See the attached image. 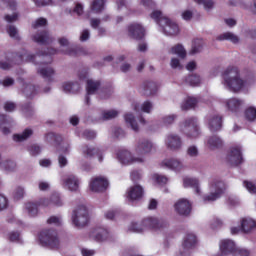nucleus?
I'll list each match as a JSON object with an SVG mask.
<instances>
[{
    "mask_svg": "<svg viewBox=\"0 0 256 256\" xmlns=\"http://www.w3.org/2000/svg\"><path fill=\"white\" fill-rule=\"evenodd\" d=\"M223 85L225 89L231 91L232 93H241L243 89L249 85V79L241 78L239 74V68L234 66H229L223 72Z\"/></svg>",
    "mask_w": 256,
    "mask_h": 256,
    "instance_id": "f257e3e1",
    "label": "nucleus"
},
{
    "mask_svg": "<svg viewBox=\"0 0 256 256\" xmlns=\"http://www.w3.org/2000/svg\"><path fill=\"white\" fill-rule=\"evenodd\" d=\"M167 227H169V223H167L166 220L148 217L143 219L140 224L133 222L128 227V231H130V233H143L144 229H154L155 231H160V229H165Z\"/></svg>",
    "mask_w": 256,
    "mask_h": 256,
    "instance_id": "f03ea898",
    "label": "nucleus"
},
{
    "mask_svg": "<svg viewBox=\"0 0 256 256\" xmlns=\"http://www.w3.org/2000/svg\"><path fill=\"white\" fill-rule=\"evenodd\" d=\"M151 18L158 23L164 35H167L168 37H175L176 35H179V25H177V23L173 22L171 19L163 16L161 11H154L151 14Z\"/></svg>",
    "mask_w": 256,
    "mask_h": 256,
    "instance_id": "7ed1b4c3",
    "label": "nucleus"
},
{
    "mask_svg": "<svg viewBox=\"0 0 256 256\" xmlns=\"http://www.w3.org/2000/svg\"><path fill=\"white\" fill-rule=\"evenodd\" d=\"M38 241L42 247L49 249H59V245H61V240L55 230H43L38 236Z\"/></svg>",
    "mask_w": 256,
    "mask_h": 256,
    "instance_id": "20e7f679",
    "label": "nucleus"
},
{
    "mask_svg": "<svg viewBox=\"0 0 256 256\" xmlns=\"http://www.w3.org/2000/svg\"><path fill=\"white\" fill-rule=\"evenodd\" d=\"M180 132L183 133V135H186L188 139H197V137L201 135L197 118L190 117L185 119L180 124Z\"/></svg>",
    "mask_w": 256,
    "mask_h": 256,
    "instance_id": "39448f33",
    "label": "nucleus"
},
{
    "mask_svg": "<svg viewBox=\"0 0 256 256\" xmlns=\"http://www.w3.org/2000/svg\"><path fill=\"white\" fill-rule=\"evenodd\" d=\"M227 186L221 180H212L210 182V193L203 196L204 203L217 201L225 193Z\"/></svg>",
    "mask_w": 256,
    "mask_h": 256,
    "instance_id": "423d86ee",
    "label": "nucleus"
},
{
    "mask_svg": "<svg viewBox=\"0 0 256 256\" xmlns=\"http://www.w3.org/2000/svg\"><path fill=\"white\" fill-rule=\"evenodd\" d=\"M57 53V50L51 48L48 49L46 53L38 52L36 55L28 54L26 56V61H29L30 63H35V65H47V63H51L53 59L51 58V55H55Z\"/></svg>",
    "mask_w": 256,
    "mask_h": 256,
    "instance_id": "0eeeda50",
    "label": "nucleus"
},
{
    "mask_svg": "<svg viewBox=\"0 0 256 256\" xmlns=\"http://www.w3.org/2000/svg\"><path fill=\"white\" fill-rule=\"evenodd\" d=\"M72 221L75 227H85L87 223H89V211H87V207L79 206L74 210L72 214Z\"/></svg>",
    "mask_w": 256,
    "mask_h": 256,
    "instance_id": "6e6552de",
    "label": "nucleus"
},
{
    "mask_svg": "<svg viewBox=\"0 0 256 256\" xmlns=\"http://www.w3.org/2000/svg\"><path fill=\"white\" fill-rule=\"evenodd\" d=\"M226 163L230 165V167H237L243 163V154L241 153L240 147L230 148L226 156Z\"/></svg>",
    "mask_w": 256,
    "mask_h": 256,
    "instance_id": "1a4fd4ad",
    "label": "nucleus"
},
{
    "mask_svg": "<svg viewBox=\"0 0 256 256\" xmlns=\"http://www.w3.org/2000/svg\"><path fill=\"white\" fill-rule=\"evenodd\" d=\"M117 159L122 165H131V163H145L144 157H133L128 150H120L117 152Z\"/></svg>",
    "mask_w": 256,
    "mask_h": 256,
    "instance_id": "9d476101",
    "label": "nucleus"
},
{
    "mask_svg": "<svg viewBox=\"0 0 256 256\" xmlns=\"http://www.w3.org/2000/svg\"><path fill=\"white\" fill-rule=\"evenodd\" d=\"M58 43L60 47H63V49H60V53H64V55H70V57H75L77 55H82L83 48H71L69 47V39L66 37H60L58 39Z\"/></svg>",
    "mask_w": 256,
    "mask_h": 256,
    "instance_id": "9b49d317",
    "label": "nucleus"
},
{
    "mask_svg": "<svg viewBox=\"0 0 256 256\" xmlns=\"http://www.w3.org/2000/svg\"><path fill=\"white\" fill-rule=\"evenodd\" d=\"M128 37L141 41L145 39V28L139 23H132L128 26Z\"/></svg>",
    "mask_w": 256,
    "mask_h": 256,
    "instance_id": "f8f14e48",
    "label": "nucleus"
},
{
    "mask_svg": "<svg viewBox=\"0 0 256 256\" xmlns=\"http://www.w3.org/2000/svg\"><path fill=\"white\" fill-rule=\"evenodd\" d=\"M206 121L212 133H215V131H221V127H223V117H221V115L217 113H210L206 116Z\"/></svg>",
    "mask_w": 256,
    "mask_h": 256,
    "instance_id": "ddd939ff",
    "label": "nucleus"
},
{
    "mask_svg": "<svg viewBox=\"0 0 256 256\" xmlns=\"http://www.w3.org/2000/svg\"><path fill=\"white\" fill-rule=\"evenodd\" d=\"M174 209L178 215H181L182 217H189L192 209L191 202L185 198H181L174 204Z\"/></svg>",
    "mask_w": 256,
    "mask_h": 256,
    "instance_id": "4468645a",
    "label": "nucleus"
},
{
    "mask_svg": "<svg viewBox=\"0 0 256 256\" xmlns=\"http://www.w3.org/2000/svg\"><path fill=\"white\" fill-rule=\"evenodd\" d=\"M165 145L170 151H179L183 147V141L181 136L177 134H168L166 136Z\"/></svg>",
    "mask_w": 256,
    "mask_h": 256,
    "instance_id": "2eb2a0df",
    "label": "nucleus"
},
{
    "mask_svg": "<svg viewBox=\"0 0 256 256\" xmlns=\"http://www.w3.org/2000/svg\"><path fill=\"white\" fill-rule=\"evenodd\" d=\"M144 191L143 186L136 184L131 186L127 191V200L130 203H135V201H141L143 199Z\"/></svg>",
    "mask_w": 256,
    "mask_h": 256,
    "instance_id": "dca6fc26",
    "label": "nucleus"
},
{
    "mask_svg": "<svg viewBox=\"0 0 256 256\" xmlns=\"http://www.w3.org/2000/svg\"><path fill=\"white\" fill-rule=\"evenodd\" d=\"M109 187V181L103 177H96L90 182V189L94 193H103Z\"/></svg>",
    "mask_w": 256,
    "mask_h": 256,
    "instance_id": "f3484780",
    "label": "nucleus"
},
{
    "mask_svg": "<svg viewBox=\"0 0 256 256\" xmlns=\"http://www.w3.org/2000/svg\"><path fill=\"white\" fill-rule=\"evenodd\" d=\"M101 89V82L99 80L94 79H88L86 83V90H87V96H86V105H89L90 98L89 95H95L97 91Z\"/></svg>",
    "mask_w": 256,
    "mask_h": 256,
    "instance_id": "a211bd4d",
    "label": "nucleus"
},
{
    "mask_svg": "<svg viewBox=\"0 0 256 256\" xmlns=\"http://www.w3.org/2000/svg\"><path fill=\"white\" fill-rule=\"evenodd\" d=\"M63 186L69 191H78L79 190V178L73 174H69L62 179Z\"/></svg>",
    "mask_w": 256,
    "mask_h": 256,
    "instance_id": "6ab92c4d",
    "label": "nucleus"
},
{
    "mask_svg": "<svg viewBox=\"0 0 256 256\" xmlns=\"http://www.w3.org/2000/svg\"><path fill=\"white\" fill-rule=\"evenodd\" d=\"M153 150V143L147 139H141L138 141L135 152L138 155H147L150 151Z\"/></svg>",
    "mask_w": 256,
    "mask_h": 256,
    "instance_id": "aec40b11",
    "label": "nucleus"
},
{
    "mask_svg": "<svg viewBox=\"0 0 256 256\" xmlns=\"http://www.w3.org/2000/svg\"><path fill=\"white\" fill-rule=\"evenodd\" d=\"M90 237L98 243H103L109 239V231L105 228H96L90 233Z\"/></svg>",
    "mask_w": 256,
    "mask_h": 256,
    "instance_id": "412c9836",
    "label": "nucleus"
},
{
    "mask_svg": "<svg viewBox=\"0 0 256 256\" xmlns=\"http://www.w3.org/2000/svg\"><path fill=\"white\" fill-rule=\"evenodd\" d=\"M33 41H35V43H39L40 45H49V43H53L54 39L51 37V34H49V31L44 30L34 35Z\"/></svg>",
    "mask_w": 256,
    "mask_h": 256,
    "instance_id": "4be33fe9",
    "label": "nucleus"
},
{
    "mask_svg": "<svg viewBox=\"0 0 256 256\" xmlns=\"http://www.w3.org/2000/svg\"><path fill=\"white\" fill-rule=\"evenodd\" d=\"M11 125H13V118L5 114H0V129L4 135L11 133Z\"/></svg>",
    "mask_w": 256,
    "mask_h": 256,
    "instance_id": "5701e85b",
    "label": "nucleus"
},
{
    "mask_svg": "<svg viewBox=\"0 0 256 256\" xmlns=\"http://www.w3.org/2000/svg\"><path fill=\"white\" fill-rule=\"evenodd\" d=\"M82 153L84 156L88 158L95 157V155H97L99 162L101 163L103 161V155H101V151L99 150V148L89 146V145H84L82 147Z\"/></svg>",
    "mask_w": 256,
    "mask_h": 256,
    "instance_id": "b1692460",
    "label": "nucleus"
},
{
    "mask_svg": "<svg viewBox=\"0 0 256 256\" xmlns=\"http://www.w3.org/2000/svg\"><path fill=\"white\" fill-rule=\"evenodd\" d=\"M220 251L222 255H229L235 251V242L233 240L225 239L220 242Z\"/></svg>",
    "mask_w": 256,
    "mask_h": 256,
    "instance_id": "393cba45",
    "label": "nucleus"
},
{
    "mask_svg": "<svg viewBox=\"0 0 256 256\" xmlns=\"http://www.w3.org/2000/svg\"><path fill=\"white\" fill-rule=\"evenodd\" d=\"M142 94L145 97H153L157 94V83L155 82H144L142 86Z\"/></svg>",
    "mask_w": 256,
    "mask_h": 256,
    "instance_id": "a878e982",
    "label": "nucleus"
},
{
    "mask_svg": "<svg viewBox=\"0 0 256 256\" xmlns=\"http://www.w3.org/2000/svg\"><path fill=\"white\" fill-rule=\"evenodd\" d=\"M162 166L167 169H172V171H181V169H183V163L175 158L164 160Z\"/></svg>",
    "mask_w": 256,
    "mask_h": 256,
    "instance_id": "bb28decb",
    "label": "nucleus"
},
{
    "mask_svg": "<svg viewBox=\"0 0 256 256\" xmlns=\"http://www.w3.org/2000/svg\"><path fill=\"white\" fill-rule=\"evenodd\" d=\"M256 229V221L251 218H244L241 222V231L243 233H251Z\"/></svg>",
    "mask_w": 256,
    "mask_h": 256,
    "instance_id": "cd10ccee",
    "label": "nucleus"
},
{
    "mask_svg": "<svg viewBox=\"0 0 256 256\" xmlns=\"http://www.w3.org/2000/svg\"><path fill=\"white\" fill-rule=\"evenodd\" d=\"M105 3H107V0H92L90 3V11L97 15L103 13V11H105Z\"/></svg>",
    "mask_w": 256,
    "mask_h": 256,
    "instance_id": "c85d7f7f",
    "label": "nucleus"
},
{
    "mask_svg": "<svg viewBox=\"0 0 256 256\" xmlns=\"http://www.w3.org/2000/svg\"><path fill=\"white\" fill-rule=\"evenodd\" d=\"M207 144L209 149H211L212 151H215V149L223 148V139H221V137L217 135H214L208 138Z\"/></svg>",
    "mask_w": 256,
    "mask_h": 256,
    "instance_id": "c756f323",
    "label": "nucleus"
},
{
    "mask_svg": "<svg viewBox=\"0 0 256 256\" xmlns=\"http://www.w3.org/2000/svg\"><path fill=\"white\" fill-rule=\"evenodd\" d=\"M81 85L79 82H64L62 84V90L64 93H79Z\"/></svg>",
    "mask_w": 256,
    "mask_h": 256,
    "instance_id": "7c9ffc66",
    "label": "nucleus"
},
{
    "mask_svg": "<svg viewBox=\"0 0 256 256\" xmlns=\"http://www.w3.org/2000/svg\"><path fill=\"white\" fill-rule=\"evenodd\" d=\"M226 105L230 111L237 113V111L243 107L244 102L238 98H231L227 101Z\"/></svg>",
    "mask_w": 256,
    "mask_h": 256,
    "instance_id": "2f4dec72",
    "label": "nucleus"
},
{
    "mask_svg": "<svg viewBox=\"0 0 256 256\" xmlns=\"http://www.w3.org/2000/svg\"><path fill=\"white\" fill-rule=\"evenodd\" d=\"M39 75H41L48 83L53 81V77H55V70L51 67H44L38 69Z\"/></svg>",
    "mask_w": 256,
    "mask_h": 256,
    "instance_id": "473e14b6",
    "label": "nucleus"
},
{
    "mask_svg": "<svg viewBox=\"0 0 256 256\" xmlns=\"http://www.w3.org/2000/svg\"><path fill=\"white\" fill-rule=\"evenodd\" d=\"M216 41H230L231 43H239V36L233 34L232 32H225L216 37Z\"/></svg>",
    "mask_w": 256,
    "mask_h": 256,
    "instance_id": "72a5a7b5",
    "label": "nucleus"
},
{
    "mask_svg": "<svg viewBox=\"0 0 256 256\" xmlns=\"http://www.w3.org/2000/svg\"><path fill=\"white\" fill-rule=\"evenodd\" d=\"M51 203L53 205H56V207H61L63 205V201L61 200V197L59 196V194H53L49 199L45 198L42 201V205H44V207H49V205H51Z\"/></svg>",
    "mask_w": 256,
    "mask_h": 256,
    "instance_id": "f704fd0d",
    "label": "nucleus"
},
{
    "mask_svg": "<svg viewBox=\"0 0 256 256\" xmlns=\"http://www.w3.org/2000/svg\"><path fill=\"white\" fill-rule=\"evenodd\" d=\"M169 53H171V55H177L180 59H185V57H187V50H185V47L181 44L173 46Z\"/></svg>",
    "mask_w": 256,
    "mask_h": 256,
    "instance_id": "c9c22d12",
    "label": "nucleus"
},
{
    "mask_svg": "<svg viewBox=\"0 0 256 256\" xmlns=\"http://www.w3.org/2000/svg\"><path fill=\"white\" fill-rule=\"evenodd\" d=\"M183 185L184 187H192V189H195L197 195H200L201 189H199V180L195 178H184Z\"/></svg>",
    "mask_w": 256,
    "mask_h": 256,
    "instance_id": "e433bc0d",
    "label": "nucleus"
},
{
    "mask_svg": "<svg viewBox=\"0 0 256 256\" xmlns=\"http://www.w3.org/2000/svg\"><path fill=\"white\" fill-rule=\"evenodd\" d=\"M31 135H33V130H31V128H26L21 134H15L13 140L16 141V143H21L27 141Z\"/></svg>",
    "mask_w": 256,
    "mask_h": 256,
    "instance_id": "4c0bfd02",
    "label": "nucleus"
},
{
    "mask_svg": "<svg viewBox=\"0 0 256 256\" xmlns=\"http://www.w3.org/2000/svg\"><path fill=\"white\" fill-rule=\"evenodd\" d=\"M197 103H199L197 98H195V97H188L181 104V109H182V111H189V109H195V107H197Z\"/></svg>",
    "mask_w": 256,
    "mask_h": 256,
    "instance_id": "58836bf2",
    "label": "nucleus"
},
{
    "mask_svg": "<svg viewBox=\"0 0 256 256\" xmlns=\"http://www.w3.org/2000/svg\"><path fill=\"white\" fill-rule=\"evenodd\" d=\"M124 119L127 125H130L133 131L136 133L139 131V125L137 124V120H135V116L132 113L125 114Z\"/></svg>",
    "mask_w": 256,
    "mask_h": 256,
    "instance_id": "ea45409f",
    "label": "nucleus"
},
{
    "mask_svg": "<svg viewBox=\"0 0 256 256\" xmlns=\"http://www.w3.org/2000/svg\"><path fill=\"white\" fill-rule=\"evenodd\" d=\"M177 118H178L177 114L165 115L160 119V123L164 127H171V125H173L175 121H177Z\"/></svg>",
    "mask_w": 256,
    "mask_h": 256,
    "instance_id": "a19ab883",
    "label": "nucleus"
},
{
    "mask_svg": "<svg viewBox=\"0 0 256 256\" xmlns=\"http://www.w3.org/2000/svg\"><path fill=\"white\" fill-rule=\"evenodd\" d=\"M25 211L28 213L30 217H37L39 213V207L36 203L28 202L25 204Z\"/></svg>",
    "mask_w": 256,
    "mask_h": 256,
    "instance_id": "79ce46f5",
    "label": "nucleus"
},
{
    "mask_svg": "<svg viewBox=\"0 0 256 256\" xmlns=\"http://www.w3.org/2000/svg\"><path fill=\"white\" fill-rule=\"evenodd\" d=\"M203 51V40L196 39L192 42V48L190 50V55H197Z\"/></svg>",
    "mask_w": 256,
    "mask_h": 256,
    "instance_id": "37998d69",
    "label": "nucleus"
},
{
    "mask_svg": "<svg viewBox=\"0 0 256 256\" xmlns=\"http://www.w3.org/2000/svg\"><path fill=\"white\" fill-rule=\"evenodd\" d=\"M23 93L28 99H32V97L37 95V88L35 85L27 84L23 89Z\"/></svg>",
    "mask_w": 256,
    "mask_h": 256,
    "instance_id": "c03bdc74",
    "label": "nucleus"
},
{
    "mask_svg": "<svg viewBox=\"0 0 256 256\" xmlns=\"http://www.w3.org/2000/svg\"><path fill=\"white\" fill-rule=\"evenodd\" d=\"M1 167L4 169V171L11 173L17 169V164L13 160H6L1 164Z\"/></svg>",
    "mask_w": 256,
    "mask_h": 256,
    "instance_id": "a18cd8bd",
    "label": "nucleus"
},
{
    "mask_svg": "<svg viewBox=\"0 0 256 256\" xmlns=\"http://www.w3.org/2000/svg\"><path fill=\"white\" fill-rule=\"evenodd\" d=\"M185 82L188 85H192L193 87H195L196 85H199V83H201V77H199V75L197 74H192L186 77Z\"/></svg>",
    "mask_w": 256,
    "mask_h": 256,
    "instance_id": "49530a36",
    "label": "nucleus"
},
{
    "mask_svg": "<svg viewBox=\"0 0 256 256\" xmlns=\"http://www.w3.org/2000/svg\"><path fill=\"white\" fill-rule=\"evenodd\" d=\"M117 115H119V112L117 110L104 111L102 113V119L103 121H109L111 119H115Z\"/></svg>",
    "mask_w": 256,
    "mask_h": 256,
    "instance_id": "de8ad7c7",
    "label": "nucleus"
},
{
    "mask_svg": "<svg viewBox=\"0 0 256 256\" xmlns=\"http://www.w3.org/2000/svg\"><path fill=\"white\" fill-rule=\"evenodd\" d=\"M45 139L48 142L55 141V143L57 144L63 141V137H61V135L55 134L53 132H49L48 134H46Z\"/></svg>",
    "mask_w": 256,
    "mask_h": 256,
    "instance_id": "09e8293b",
    "label": "nucleus"
},
{
    "mask_svg": "<svg viewBox=\"0 0 256 256\" xmlns=\"http://www.w3.org/2000/svg\"><path fill=\"white\" fill-rule=\"evenodd\" d=\"M13 197L16 201L23 199L25 197V188L18 186L14 190Z\"/></svg>",
    "mask_w": 256,
    "mask_h": 256,
    "instance_id": "8fccbe9b",
    "label": "nucleus"
},
{
    "mask_svg": "<svg viewBox=\"0 0 256 256\" xmlns=\"http://www.w3.org/2000/svg\"><path fill=\"white\" fill-rule=\"evenodd\" d=\"M245 117L247 121H255L256 119V108L255 107H249L245 111Z\"/></svg>",
    "mask_w": 256,
    "mask_h": 256,
    "instance_id": "3c124183",
    "label": "nucleus"
},
{
    "mask_svg": "<svg viewBox=\"0 0 256 256\" xmlns=\"http://www.w3.org/2000/svg\"><path fill=\"white\" fill-rule=\"evenodd\" d=\"M7 33L8 35H10V37H12V39H17L19 40V30H17V27L13 26V25H9L7 27Z\"/></svg>",
    "mask_w": 256,
    "mask_h": 256,
    "instance_id": "603ef678",
    "label": "nucleus"
},
{
    "mask_svg": "<svg viewBox=\"0 0 256 256\" xmlns=\"http://www.w3.org/2000/svg\"><path fill=\"white\" fill-rule=\"evenodd\" d=\"M22 113L25 115V117H33V106H31V104H24L22 106Z\"/></svg>",
    "mask_w": 256,
    "mask_h": 256,
    "instance_id": "864d4df0",
    "label": "nucleus"
},
{
    "mask_svg": "<svg viewBox=\"0 0 256 256\" xmlns=\"http://www.w3.org/2000/svg\"><path fill=\"white\" fill-rule=\"evenodd\" d=\"M186 153L188 157H199V148L195 145H191L187 148Z\"/></svg>",
    "mask_w": 256,
    "mask_h": 256,
    "instance_id": "5fc2aeb1",
    "label": "nucleus"
},
{
    "mask_svg": "<svg viewBox=\"0 0 256 256\" xmlns=\"http://www.w3.org/2000/svg\"><path fill=\"white\" fill-rule=\"evenodd\" d=\"M198 5H204V9H213L215 2L213 0H194Z\"/></svg>",
    "mask_w": 256,
    "mask_h": 256,
    "instance_id": "6e6d98bb",
    "label": "nucleus"
},
{
    "mask_svg": "<svg viewBox=\"0 0 256 256\" xmlns=\"http://www.w3.org/2000/svg\"><path fill=\"white\" fill-rule=\"evenodd\" d=\"M244 187H246L247 191H249L252 195H256V185L252 181H244Z\"/></svg>",
    "mask_w": 256,
    "mask_h": 256,
    "instance_id": "4d7b16f0",
    "label": "nucleus"
},
{
    "mask_svg": "<svg viewBox=\"0 0 256 256\" xmlns=\"http://www.w3.org/2000/svg\"><path fill=\"white\" fill-rule=\"evenodd\" d=\"M28 151H29L30 155H32L33 157H37V155L41 154V146H39L37 144L31 145L28 148Z\"/></svg>",
    "mask_w": 256,
    "mask_h": 256,
    "instance_id": "13d9d810",
    "label": "nucleus"
},
{
    "mask_svg": "<svg viewBox=\"0 0 256 256\" xmlns=\"http://www.w3.org/2000/svg\"><path fill=\"white\" fill-rule=\"evenodd\" d=\"M153 179H155V181H156V183H158V185H167V181H169L167 176H163L160 174H154Z\"/></svg>",
    "mask_w": 256,
    "mask_h": 256,
    "instance_id": "bf43d9fd",
    "label": "nucleus"
},
{
    "mask_svg": "<svg viewBox=\"0 0 256 256\" xmlns=\"http://www.w3.org/2000/svg\"><path fill=\"white\" fill-rule=\"evenodd\" d=\"M47 224H48V225H55L56 227H59V226H61V224H62L61 217H59V216H51V217L47 220Z\"/></svg>",
    "mask_w": 256,
    "mask_h": 256,
    "instance_id": "052dcab7",
    "label": "nucleus"
},
{
    "mask_svg": "<svg viewBox=\"0 0 256 256\" xmlns=\"http://www.w3.org/2000/svg\"><path fill=\"white\" fill-rule=\"evenodd\" d=\"M141 111H143V113H151V111H153V102L151 101H145L142 105H141Z\"/></svg>",
    "mask_w": 256,
    "mask_h": 256,
    "instance_id": "680f3d73",
    "label": "nucleus"
},
{
    "mask_svg": "<svg viewBox=\"0 0 256 256\" xmlns=\"http://www.w3.org/2000/svg\"><path fill=\"white\" fill-rule=\"evenodd\" d=\"M33 29H39V27H47V19L46 18H38L33 24Z\"/></svg>",
    "mask_w": 256,
    "mask_h": 256,
    "instance_id": "e2e57ef3",
    "label": "nucleus"
},
{
    "mask_svg": "<svg viewBox=\"0 0 256 256\" xmlns=\"http://www.w3.org/2000/svg\"><path fill=\"white\" fill-rule=\"evenodd\" d=\"M82 137H84V139H87V141H91L92 139H95V137H97V133L93 130H85L82 133Z\"/></svg>",
    "mask_w": 256,
    "mask_h": 256,
    "instance_id": "0e129e2a",
    "label": "nucleus"
},
{
    "mask_svg": "<svg viewBox=\"0 0 256 256\" xmlns=\"http://www.w3.org/2000/svg\"><path fill=\"white\" fill-rule=\"evenodd\" d=\"M15 109H17V105L15 104V102L8 101L4 104V111H7L8 113H13Z\"/></svg>",
    "mask_w": 256,
    "mask_h": 256,
    "instance_id": "69168bd1",
    "label": "nucleus"
},
{
    "mask_svg": "<svg viewBox=\"0 0 256 256\" xmlns=\"http://www.w3.org/2000/svg\"><path fill=\"white\" fill-rule=\"evenodd\" d=\"M170 67L172 69H183V65H181V61L178 58H172L171 59Z\"/></svg>",
    "mask_w": 256,
    "mask_h": 256,
    "instance_id": "338daca9",
    "label": "nucleus"
},
{
    "mask_svg": "<svg viewBox=\"0 0 256 256\" xmlns=\"http://www.w3.org/2000/svg\"><path fill=\"white\" fill-rule=\"evenodd\" d=\"M250 253H249V250L247 249H238V250H235L234 252V256H249Z\"/></svg>",
    "mask_w": 256,
    "mask_h": 256,
    "instance_id": "774afa93",
    "label": "nucleus"
}]
</instances>
